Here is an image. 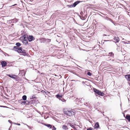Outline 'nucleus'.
Segmentation results:
<instances>
[{
	"label": "nucleus",
	"instance_id": "a211bd4d",
	"mask_svg": "<svg viewBox=\"0 0 130 130\" xmlns=\"http://www.w3.org/2000/svg\"><path fill=\"white\" fill-rule=\"evenodd\" d=\"M43 124L45 126L47 127H48L51 129L52 128V125L50 124H46L45 123H43Z\"/></svg>",
	"mask_w": 130,
	"mask_h": 130
},
{
	"label": "nucleus",
	"instance_id": "b1692460",
	"mask_svg": "<svg viewBox=\"0 0 130 130\" xmlns=\"http://www.w3.org/2000/svg\"><path fill=\"white\" fill-rule=\"evenodd\" d=\"M82 82V83L84 85V86L85 87H86V86H88L89 85V83H88V82H85L84 81H83Z\"/></svg>",
	"mask_w": 130,
	"mask_h": 130
},
{
	"label": "nucleus",
	"instance_id": "de8ad7c7",
	"mask_svg": "<svg viewBox=\"0 0 130 130\" xmlns=\"http://www.w3.org/2000/svg\"><path fill=\"white\" fill-rule=\"evenodd\" d=\"M8 122H9L10 123H12V121L10 120H8Z\"/></svg>",
	"mask_w": 130,
	"mask_h": 130
},
{
	"label": "nucleus",
	"instance_id": "bf43d9fd",
	"mask_svg": "<svg viewBox=\"0 0 130 130\" xmlns=\"http://www.w3.org/2000/svg\"><path fill=\"white\" fill-rule=\"evenodd\" d=\"M46 113L48 115H49L50 112H47Z\"/></svg>",
	"mask_w": 130,
	"mask_h": 130
},
{
	"label": "nucleus",
	"instance_id": "4c0bfd02",
	"mask_svg": "<svg viewBox=\"0 0 130 130\" xmlns=\"http://www.w3.org/2000/svg\"><path fill=\"white\" fill-rule=\"evenodd\" d=\"M33 87H35V88L36 89V90H38V88L37 86H36V85L34 86Z\"/></svg>",
	"mask_w": 130,
	"mask_h": 130
},
{
	"label": "nucleus",
	"instance_id": "3c124183",
	"mask_svg": "<svg viewBox=\"0 0 130 130\" xmlns=\"http://www.w3.org/2000/svg\"><path fill=\"white\" fill-rule=\"evenodd\" d=\"M27 99V96L26 95H25V101Z\"/></svg>",
	"mask_w": 130,
	"mask_h": 130
},
{
	"label": "nucleus",
	"instance_id": "f3484780",
	"mask_svg": "<svg viewBox=\"0 0 130 130\" xmlns=\"http://www.w3.org/2000/svg\"><path fill=\"white\" fill-rule=\"evenodd\" d=\"M19 75L23 76L24 75V70L20 71V72L19 73Z\"/></svg>",
	"mask_w": 130,
	"mask_h": 130
},
{
	"label": "nucleus",
	"instance_id": "7ed1b4c3",
	"mask_svg": "<svg viewBox=\"0 0 130 130\" xmlns=\"http://www.w3.org/2000/svg\"><path fill=\"white\" fill-rule=\"evenodd\" d=\"M25 39H27L28 41L29 42L34 41L35 39V37L33 35H27L26 31L25 32V41L26 40Z\"/></svg>",
	"mask_w": 130,
	"mask_h": 130
},
{
	"label": "nucleus",
	"instance_id": "e2e57ef3",
	"mask_svg": "<svg viewBox=\"0 0 130 130\" xmlns=\"http://www.w3.org/2000/svg\"><path fill=\"white\" fill-rule=\"evenodd\" d=\"M55 76H57L56 74H55Z\"/></svg>",
	"mask_w": 130,
	"mask_h": 130
},
{
	"label": "nucleus",
	"instance_id": "13d9d810",
	"mask_svg": "<svg viewBox=\"0 0 130 130\" xmlns=\"http://www.w3.org/2000/svg\"><path fill=\"white\" fill-rule=\"evenodd\" d=\"M125 54L124 53V52H123V53H122V55H125Z\"/></svg>",
	"mask_w": 130,
	"mask_h": 130
},
{
	"label": "nucleus",
	"instance_id": "6e6552de",
	"mask_svg": "<svg viewBox=\"0 0 130 130\" xmlns=\"http://www.w3.org/2000/svg\"><path fill=\"white\" fill-rule=\"evenodd\" d=\"M19 103L21 104H24V95L22 97V99H21L18 101Z\"/></svg>",
	"mask_w": 130,
	"mask_h": 130
},
{
	"label": "nucleus",
	"instance_id": "ea45409f",
	"mask_svg": "<svg viewBox=\"0 0 130 130\" xmlns=\"http://www.w3.org/2000/svg\"><path fill=\"white\" fill-rule=\"evenodd\" d=\"M29 56V54H28V53H27L25 51V56Z\"/></svg>",
	"mask_w": 130,
	"mask_h": 130
},
{
	"label": "nucleus",
	"instance_id": "338daca9",
	"mask_svg": "<svg viewBox=\"0 0 130 130\" xmlns=\"http://www.w3.org/2000/svg\"><path fill=\"white\" fill-rule=\"evenodd\" d=\"M8 130H10V128Z\"/></svg>",
	"mask_w": 130,
	"mask_h": 130
},
{
	"label": "nucleus",
	"instance_id": "cd10ccee",
	"mask_svg": "<svg viewBox=\"0 0 130 130\" xmlns=\"http://www.w3.org/2000/svg\"><path fill=\"white\" fill-rule=\"evenodd\" d=\"M25 40H26L25 41V45H28L29 46V45L30 44L28 43V41L27 40V39H25Z\"/></svg>",
	"mask_w": 130,
	"mask_h": 130
},
{
	"label": "nucleus",
	"instance_id": "5fc2aeb1",
	"mask_svg": "<svg viewBox=\"0 0 130 130\" xmlns=\"http://www.w3.org/2000/svg\"><path fill=\"white\" fill-rule=\"evenodd\" d=\"M21 1V3H22V5H23V7H24V6H23V3H24L23 2V1Z\"/></svg>",
	"mask_w": 130,
	"mask_h": 130
},
{
	"label": "nucleus",
	"instance_id": "a18cd8bd",
	"mask_svg": "<svg viewBox=\"0 0 130 130\" xmlns=\"http://www.w3.org/2000/svg\"><path fill=\"white\" fill-rule=\"evenodd\" d=\"M13 124H15L17 125H20V123H14Z\"/></svg>",
	"mask_w": 130,
	"mask_h": 130
},
{
	"label": "nucleus",
	"instance_id": "6ab92c4d",
	"mask_svg": "<svg viewBox=\"0 0 130 130\" xmlns=\"http://www.w3.org/2000/svg\"><path fill=\"white\" fill-rule=\"evenodd\" d=\"M25 80H26L27 81H29V80L28 79H27L25 77V85L26 84H27V83H28L29 84H31L32 85L33 84V83L32 82H28V81L27 82V81H25Z\"/></svg>",
	"mask_w": 130,
	"mask_h": 130
},
{
	"label": "nucleus",
	"instance_id": "c85d7f7f",
	"mask_svg": "<svg viewBox=\"0 0 130 130\" xmlns=\"http://www.w3.org/2000/svg\"><path fill=\"white\" fill-rule=\"evenodd\" d=\"M15 45L17 46H18V47H20V46H21V44L19 42H17L15 44Z\"/></svg>",
	"mask_w": 130,
	"mask_h": 130
},
{
	"label": "nucleus",
	"instance_id": "c03bdc74",
	"mask_svg": "<svg viewBox=\"0 0 130 130\" xmlns=\"http://www.w3.org/2000/svg\"><path fill=\"white\" fill-rule=\"evenodd\" d=\"M80 14L82 15V16H83V15L84 14V13H83V11H81L80 12Z\"/></svg>",
	"mask_w": 130,
	"mask_h": 130
},
{
	"label": "nucleus",
	"instance_id": "423d86ee",
	"mask_svg": "<svg viewBox=\"0 0 130 130\" xmlns=\"http://www.w3.org/2000/svg\"><path fill=\"white\" fill-rule=\"evenodd\" d=\"M18 50H15V51L17 52L18 53H22L23 55L24 56V50L23 51V49L21 47H19Z\"/></svg>",
	"mask_w": 130,
	"mask_h": 130
},
{
	"label": "nucleus",
	"instance_id": "c756f323",
	"mask_svg": "<svg viewBox=\"0 0 130 130\" xmlns=\"http://www.w3.org/2000/svg\"><path fill=\"white\" fill-rule=\"evenodd\" d=\"M109 55L111 56L112 57H113L114 56V54L112 52H110L109 53Z\"/></svg>",
	"mask_w": 130,
	"mask_h": 130
},
{
	"label": "nucleus",
	"instance_id": "09e8293b",
	"mask_svg": "<svg viewBox=\"0 0 130 130\" xmlns=\"http://www.w3.org/2000/svg\"><path fill=\"white\" fill-rule=\"evenodd\" d=\"M75 13L79 17H80V15L78 13L75 12Z\"/></svg>",
	"mask_w": 130,
	"mask_h": 130
},
{
	"label": "nucleus",
	"instance_id": "79ce46f5",
	"mask_svg": "<svg viewBox=\"0 0 130 130\" xmlns=\"http://www.w3.org/2000/svg\"><path fill=\"white\" fill-rule=\"evenodd\" d=\"M0 107H3V108H8V107L6 106H0Z\"/></svg>",
	"mask_w": 130,
	"mask_h": 130
},
{
	"label": "nucleus",
	"instance_id": "412c9836",
	"mask_svg": "<svg viewBox=\"0 0 130 130\" xmlns=\"http://www.w3.org/2000/svg\"><path fill=\"white\" fill-rule=\"evenodd\" d=\"M40 42L41 43H44L45 44V38H42L40 39Z\"/></svg>",
	"mask_w": 130,
	"mask_h": 130
},
{
	"label": "nucleus",
	"instance_id": "f03ea898",
	"mask_svg": "<svg viewBox=\"0 0 130 130\" xmlns=\"http://www.w3.org/2000/svg\"><path fill=\"white\" fill-rule=\"evenodd\" d=\"M93 90L96 96H98L99 97V95L103 96L105 95V93L103 92L94 88H93Z\"/></svg>",
	"mask_w": 130,
	"mask_h": 130
},
{
	"label": "nucleus",
	"instance_id": "20e7f679",
	"mask_svg": "<svg viewBox=\"0 0 130 130\" xmlns=\"http://www.w3.org/2000/svg\"><path fill=\"white\" fill-rule=\"evenodd\" d=\"M82 2L79 1H77L73 3L71 5H67V6L69 8L74 7H76L77 4Z\"/></svg>",
	"mask_w": 130,
	"mask_h": 130
},
{
	"label": "nucleus",
	"instance_id": "603ef678",
	"mask_svg": "<svg viewBox=\"0 0 130 130\" xmlns=\"http://www.w3.org/2000/svg\"><path fill=\"white\" fill-rule=\"evenodd\" d=\"M122 42H123L125 44L128 43H127L126 42L124 41H122Z\"/></svg>",
	"mask_w": 130,
	"mask_h": 130
},
{
	"label": "nucleus",
	"instance_id": "c9c22d12",
	"mask_svg": "<svg viewBox=\"0 0 130 130\" xmlns=\"http://www.w3.org/2000/svg\"><path fill=\"white\" fill-rule=\"evenodd\" d=\"M18 47H19L18 46H14L13 47V49H14V50H18Z\"/></svg>",
	"mask_w": 130,
	"mask_h": 130
},
{
	"label": "nucleus",
	"instance_id": "72a5a7b5",
	"mask_svg": "<svg viewBox=\"0 0 130 130\" xmlns=\"http://www.w3.org/2000/svg\"><path fill=\"white\" fill-rule=\"evenodd\" d=\"M79 17L82 20H84L85 19V18L83 16H80V17Z\"/></svg>",
	"mask_w": 130,
	"mask_h": 130
},
{
	"label": "nucleus",
	"instance_id": "1a4fd4ad",
	"mask_svg": "<svg viewBox=\"0 0 130 130\" xmlns=\"http://www.w3.org/2000/svg\"><path fill=\"white\" fill-rule=\"evenodd\" d=\"M18 19H13L10 20L8 21V23H16L18 21Z\"/></svg>",
	"mask_w": 130,
	"mask_h": 130
},
{
	"label": "nucleus",
	"instance_id": "37998d69",
	"mask_svg": "<svg viewBox=\"0 0 130 130\" xmlns=\"http://www.w3.org/2000/svg\"><path fill=\"white\" fill-rule=\"evenodd\" d=\"M84 105H86V106H89V105L88 106V103H85L84 104ZM89 105H90L89 104Z\"/></svg>",
	"mask_w": 130,
	"mask_h": 130
},
{
	"label": "nucleus",
	"instance_id": "f257e3e1",
	"mask_svg": "<svg viewBox=\"0 0 130 130\" xmlns=\"http://www.w3.org/2000/svg\"><path fill=\"white\" fill-rule=\"evenodd\" d=\"M63 112L65 114L70 116L74 115L75 113L72 110H70L67 108L64 109Z\"/></svg>",
	"mask_w": 130,
	"mask_h": 130
},
{
	"label": "nucleus",
	"instance_id": "4d7b16f0",
	"mask_svg": "<svg viewBox=\"0 0 130 130\" xmlns=\"http://www.w3.org/2000/svg\"><path fill=\"white\" fill-rule=\"evenodd\" d=\"M107 36V35L105 34H104L103 35V36Z\"/></svg>",
	"mask_w": 130,
	"mask_h": 130
},
{
	"label": "nucleus",
	"instance_id": "a19ab883",
	"mask_svg": "<svg viewBox=\"0 0 130 130\" xmlns=\"http://www.w3.org/2000/svg\"><path fill=\"white\" fill-rule=\"evenodd\" d=\"M87 130H93V128L91 127H90L89 128H88Z\"/></svg>",
	"mask_w": 130,
	"mask_h": 130
},
{
	"label": "nucleus",
	"instance_id": "8fccbe9b",
	"mask_svg": "<svg viewBox=\"0 0 130 130\" xmlns=\"http://www.w3.org/2000/svg\"><path fill=\"white\" fill-rule=\"evenodd\" d=\"M75 130H77L76 128L74 126V127H73V128Z\"/></svg>",
	"mask_w": 130,
	"mask_h": 130
},
{
	"label": "nucleus",
	"instance_id": "a878e982",
	"mask_svg": "<svg viewBox=\"0 0 130 130\" xmlns=\"http://www.w3.org/2000/svg\"><path fill=\"white\" fill-rule=\"evenodd\" d=\"M62 128L65 130H67L68 129L67 126L66 125H63L62 127Z\"/></svg>",
	"mask_w": 130,
	"mask_h": 130
},
{
	"label": "nucleus",
	"instance_id": "0e129e2a",
	"mask_svg": "<svg viewBox=\"0 0 130 130\" xmlns=\"http://www.w3.org/2000/svg\"><path fill=\"white\" fill-rule=\"evenodd\" d=\"M123 51L124 52H125V51L124 50H123Z\"/></svg>",
	"mask_w": 130,
	"mask_h": 130
},
{
	"label": "nucleus",
	"instance_id": "39448f33",
	"mask_svg": "<svg viewBox=\"0 0 130 130\" xmlns=\"http://www.w3.org/2000/svg\"><path fill=\"white\" fill-rule=\"evenodd\" d=\"M39 102V101L37 99H35L34 100H31L30 101V103L31 105L32 104L34 105H36Z\"/></svg>",
	"mask_w": 130,
	"mask_h": 130
},
{
	"label": "nucleus",
	"instance_id": "bb28decb",
	"mask_svg": "<svg viewBox=\"0 0 130 130\" xmlns=\"http://www.w3.org/2000/svg\"><path fill=\"white\" fill-rule=\"evenodd\" d=\"M36 99V98L35 96V95H32L31 97H30V99L31 100H34Z\"/></svg>",
	"mask_w": 130,
	"mask_h": 130
},
{
	"label": "nucleus",
	"instance_id": "774afa93",
	"mask_svg": "<svg viewBox=\"0 0 130 130\" xmlns=\"http://www.w3.org/2000/svg\"><path fill=\"white\" fill-rule=\"evenodd\" d=\"M30 81H34V80H30Z\"/></svg>",
	"mask_w": 130,
	"mask_h": 130
},
{
	"label": "nucleus",
	"instance_id": "69168bd1",
	"mask_svg": "<svg viewBox=\"0 0 130 130\" xmlns=\"http://www.w3.org/2000/svg\"><path fill=\"white\" fill-rule=\"evenodd\" d=\"M74 81V80H71V81Z\"/></svg>",
	"mask_w": 130,
	"mask_h": 130
},
{
	"label": "nucleus",
	"instance_id": "aec40b11",
	"mask_svg": "<svg viewBox=\"0 0 130 130\" xmlns=\"http://www.w3.org/2000/svg\"><path fill=\"white\" fill-rule=\"evenodd\" d=\"M55 96L59 100V99L62 98L63 95L60 94H57Z\"/></svg>",
	"mask_w": 130,
	"mask_h": 130
},
{
	"label": "nucleus",
	"instance_id": "2f4dec72",
	"mask_svg": "<svg viewBox=\"0 0 130 130\" xmlns=\"http://www.w3.org/2000/svg\"><path fill=\"white\" fill-rule=\"evenodd\" d=\"M20 111L21 113H22L24 114V109H20Z\"/></svg>",
	"mask_w": 130,
	"mask_h": 130
},
{
	"label": "nucleus",
	"instance_id": "680f3d73",
	"mask_svg": "<svg viewBox=\"0 0 130 130\" xmlns=\"http://www.w3.org/2000/svg\"><path fill=\"white\" fill-rule=\"evenodd\" d=\"M15 5H17V4H14V5H13L12 6H15Z\"/></svg>",
	"mask_w": 130,
	"mask_h": 130
},
{
	"label": "nucleus",
	"instance_id": "4468645a",
	"mask_svg": "<svg viewBox=\"0 0 130 130\" xmlns=\"http://www.w3.org/2000/svg\"><path fill=\"white\" fill-rule=\"evenodd\" d=\"M105 19L109 21L110 22H112L113 24L115 25V23H114V22L111 19L108 17H106L105 18Z\"/></svg>",
	"mask_w": 130,
	"mask_h": 130
},
{
	"label": "nucleus",
	"instance_id": "4be33fe9",
	"mask_svg": "<svg viewBox=\"0 0 130 130\" xmlns=\"http://www.w3.org/2000/svg\"><path fill=\"white\" fill-rule=\"evenodd\" d=\"M7 76H9V77L14 79L15 78V77L16 76L15 75H11L10 74H8L7 75Z\"/></svg>",
	"mask_w": 130,
	"mask_h": 130
},
{
	"label": "nucleus",
	"instance_id": "393cba45",
	"mask_svg": "<svg viewBox=\"0 0 130 130\" xmlns=\"http://www.w3.org/2000/svg\"><path fill=\"white\" fill-rule=\"evenodd\" d=\"M67 125H69L73 128L74 126V125L73 123H68Z\"/></svg>",
	"mask_w": 130,
	"mask_h": 130
},
{
	"label": "nucleus",
	"instance_id": "7c9ffc66",
	"mask_svg": "<svg viewBox=\"0 0 130 130\" xmlns=\"http://www.w3.org/2000/svg\"><path fill=\"white\" fill-rule=\"evenodd\" d=\"M84 100V99L83 98H82L79 99V101L80 103H82Z\"/></svg>",
	"mask_w": 130,
	"mask_h": 130
},
{
	"label": "nucleus",
	"instance_id": "473e14b6",
	"mask_svg": "<svg viewBox=\"0 0 130 130\" xmlns=\"http://www.w3.org/2000/svg\"><path fill=\"white\" fill-rule=\"evenodd\" d=\"M59 100H61L62 102H64L66 101V100L64 99L63 98H61L59 99Z\"/></svg>",
	"mask_w": 130,
	"mask_h": 130
},
{
	"label": "nucleus",
	"instance_id": "9d476101",
	"mask_svg": "<svg viewBox=\"0 0 130 130\" xmlns=\"http://www.w3.org/2000/svg\"><path fill=\"white\" fill-rule=\"evenodd\" d=\"M1 64L2 65V67L4 68L7 66V63L5 61H2L1 62Z\"/></svg>",
	"mask_w": 130,
	"mask_h": 130
},
{
	"label": "nucleus",
	"instance_id": "0eeeda50",
	"mask_svg": "<svg viewBox=\"0 0 130 130\" xmlns=\"http://www.w3.org/2000/svg\"><path fill=\"white\" fill-rule=\"evenodd\" d=\"M22 32V33L21 34L22 35V36L20 38V40L24 44V31H21V32Z\"/></svg>",
	"mask_w": 130,
	"mask_h": 130
},
{
	"label": "nucleus",
	"instance_id": "f704fd0d",
	"mask_svg": "<svg viewBox=\"0 0 130 130\" xmlns=\"http://www.w3.org/2000/svg\"><path fill=\"white\" fill-rule=\"evenodd\" d=\"M92 73L90 72H88L87 73V74L90 76H91L92 75Z\"/></svg>",
	"mask_w": 130,
	"mask_h": 130
},
{
	"label": "nucleus",
	"instance_id": "864d4df0",
	"mask_svg": "<svg viewBox=\"0 0 130 130\" xmlns=\"http://www.w3.org/2000/svg\"><path fill=\"white\" fill-rule=\"evenodd\" d=\"M90 86V87L91 88V89H92V88H93V87H92V86H91V85H89L88 86Z\"/></svg>",
	"mask_w": 130,
	"mask_h": 130
},
{
	"label": "nucleus",
	"instance_id": "5701e85b",
	"mask_svg": "<svg viewBox=\"0 0 130 130\" xmlns=\"http://www.w3.org/2000/svg\"><path fill=\"white\" fill-rule=\"evenodd\" d=\"M41 92L43 93L44 94H45L48 95L50 94V92H49L47 91H46L43 90H41Z\"/></svg>",
	"mask_w": 130,
	"mask_h": 130
},
{
	"label": "nucleus",
	"instance_id": "9b49d317",
	"mask_svg": "<svg viewBox=\"0 0 130 130\" xmlns=\"http://www.w3.org/2000/svg\"><path fill=\"white\" fill-rule=\"evenodd\" d=\"M122 113L123 114L124 116L125 117V118L129 122H130V115L127 114L126 115V116L125 117V114L123 112Z\"/></svg>",
	"mask_w": 130,
	"mask_h": 130
},
{
	"label": "nucleus",
	"instance_id": "58836bf2",
	"mask_svg": "<svg viewBox=\"0 0 130 130\" xmlns=\"http://www.w3.org/2000/svg\"><path fill=\"white\" fill-rule=\"evenodd\" d=\"M52 130H56V128L53 125H52Z\"/></svg>",
	"mask_w": 130,
	"mask_h": 130
},
{
	"label": "nucleus",
	"instance_id": "052dcab7",
	"mask_svg": "<svg viewBox=\"0 0 130 130\" xmlns=\"http://www.w3.org/2000/svg\"><path fill=\"white\" fill-rule=\"evenodd\" d=\"M56 41L57 42H58L59 43V42H58V41L57 40H56Z\"/></svg>",
	"mask_w": 130,
	"mask_h": 130
},
{
	"label": "nucleus",
	"instance_id": "2eb2a0df",
	"mask_svg": "<svg viewBox=\"0 0 130 130\" xmlns=\"http://www.w3.org/2000/svg\"><path fill=\"white\" fill-rule=\"evenodd\" d=\"M94 127L96 129H98L100 128V125L98 122H97L95 123Z\"/></svg>",
	"mask_w": 130,
	"mask_h": 130
},
{
	"label": "nucleus",
	"instance_id": "dca6fc26",
	"mask_svg": "<svg viewBox=\"0 0 130 130\" xmlns=\"http://www.w3.org/2000/svg\"><path fill=\"white\" fill-rule=\"evenodd\" d=\"M25 101V105H26L25 106V107H27V105H30V106H31V104L30 103V101H29L26 100Z\"/></svg>",
	"mask_w": 130,
	"mask_h": 130
},
{
	"label": "nucleus",
	"instance_id": "f8f14e48",
	"mask_svg": "<svg viewBox=\"0 0 130 130\" xmlns=\"http://www.w3.org/2000/svg\"><path fill=\"white\" fill-rule=\"evenodd\" d=\"M45 44L46 45H48L49 43L51 42V39L45 38Z\"/></svg>",
	"mask_w": 130,
	"mask_h": 130
},
{
	"label": "nucleus",
	"instance_id": "ddd939ff",
	"mask_svg": "<svg viewBox=\"0 0 130 130\" xmlns=\"http://www.w3.org/2000/svg\"><path fill=\"white\" fill-rule=\"evenodd\" d=\"M113 39L116 41L115 42L113 41V42H115V43H118L120 41L119 38L118 37L115 36L114 37Z\"/></svg>",
	"mask_w": 130,
	"mask_h": 130
},
{
	"label": "nucleus",
	"instance_id": "e433bc0d",
	"mask_svg": "<svg viewBox=\"0 0 130 130\" xmlns=\"http://www.w3.org/2000/svg\"><path fill=\"white\" fill-rule=\"evenodd\" d=\"M25 125H26L27 127L29 129H31V127L30 126L27 125V124H25Z\"/></svg>",
	"mask_w": 130,
	"mask_h": 130
},
{
	"label": "nucleus",
	"instance_id": "6e6d98bb",
	"mask_svg": "<svg viewBox=\"0 0 130 130\" xmlns=\"http://www.w3.org/2000/svg\"><path fill=\"white\" fill-rule=\"evenodd\" d=\"M25 26H26V27H27V28H28V26L27 25H26L25 24Z\"/></svg>",
	"mask_w": 130,
	"mask_h": 130
},
{
	"label": "nucleus",
	"instance_id": "49530a36",
	"mask_svg": "<svg viewBox=\"0 0 130 130\" xmlns=\"http://www.w3.org/2000/svg\"><path fill=\"white\" fill-rule=\"evenodd\" d=\"M104 41L106 42V41H112L111 40H104Z\"/></svg>",
	"mask_w": 130,
	"mask_h": 130
}]
</instances>
